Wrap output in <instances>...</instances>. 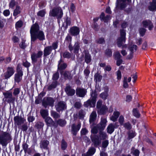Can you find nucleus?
<instances>
[{"label":"nucleus","mask_w":156,"mask_h":156,"mask_svg":"<svg viewBox=\"0 0 156 156\" xmlns=\"http://www.w3.org/2000/svg\"><path fill=\"white\" fill-rule=\"evenodd\" d=\"M30 33L32 41H34L37 39H38L40 41H43L45 39L44 32L39 30V26L37 23H35L32 26Z\"/></svg>","instance_id":"f257e3e1"},{"label":"nucleus","mask_w":156,"mask_h":156,"mask_svg":"<svg viewBox=\"0 0 156 156\" xmlns=\"http://www.w3.org/2000/svg\"><path fill=\"white\" fill-rule=\"evenodd\" d=\"M97 94L95 91H92L91 94L90 99L85 102L84 105L86 107H94L95 105Z\"/></svg>","instance_id":"f03ea898"},{"label":"nucleus","mask_w":156,"mask_h":156,"mask_svg":"<svg viewBox=\"0 0 156 156\" xmlns=\"http://www.w3.org/2000/svg\"><path fill=\"white\" fill-rule=\"evenodd\" d=\"M10 138V135L9 133L2 132L0 134V144L3 146H6L8 143V141Z\"/></svg>","instance_id":"7ed1b4c3"},{"label":"nucleus","mask_w":156,"mask_h":156,"mask_svg":"<svg viewBox=\"0 0 156 156\" xmlns=\"http://www.w3.org/2000/svg\"><path fill=\"white\" fill-rule=\"evenodd\" d=\"M126 31L124 30H120V36L117 39V44L118 47H120L126 41Z\"/></svg>","instance_id":"20e7f679"},{"label":"nucleus","mask_w":156,"mask_h":156,"mask_svg":"<svg viewBox=\"0 0 156 156\" xmlns=\"http://www.w3.org/2000/svg\"><path fill=\"white\" fill-rule=\"evenodd\" d=\"M50 14L53 16H56L58 18H60L62 16L63 12L60 7H57L54 9L50 11Z\"/></svg>","instance_id":"39448f33"},{"label":"nucleus","mask_w":156,"mask_h":156,"mask_svg":"<svg viewBox=\"0 0 156 156\" xmlns=\"http://www.w3.org/2000/svg\"><path fill=\"white\" fill-rule=\"evenodd\" d=\"M54 101L53 99L51 97L44 98L42 101V105L45 108L49 105L51 106H53Z\"/></svg>","instance_id":"423d86ee"},{"label":"nucleus","mask_w":156,"mask_h":156,"mask_svg":"<svg viewBox=\"0 0 156 156\" xmlns=\"http://www.w3.org/2000/svg\"><path fill=\"white\" fill-rule=\"evenodd\" d=\"M5 98L7 99V102L9 103H14L15 100V98L12 96V93L7 91L3 93Z\"/></svg>","instance_id":"0eeeda50"},{"label":"nucleus","mask_w":156,"mask_h":156,"mask_svg":"<svg viewBox=\"0 0 156 156\" xmlns=\"http://www.w3.org/2000/svg\"><path fill=\"white\" fill-rule=\"evenodd\" d=\"M15 72L14 69L12 67H9L7 69L6 71L4 74L5 79H8Z\"/></svg>","instance_id":"6e6552de"},{"label":"nucleus","mask_w":156,"mask_h":156,"mask_svg":"<svg viewBox=\"0 0 156 156\" xmlns=\"http://www.w3.org/2000/svg\"><path fill=\"white\" fill-rule=\"evenodd\" d=\"M57 111L59 112L66 109V104L65 102L60 101L57 103L55 106Z\"/></svg>","instance_id":"1a4fd4ad"},{"label":"nucleus","mask_w":156,"mask_h":156,"mask_svg":"<svg viewBox=\"0 0 156 156\" xmlns=\"http://www.w3.org/2000/svg\"><path fill=\"white\" fill-rule=\"evenodd\" d=\"M137 46L135 45H130L129 47V49L130 51V53L126 57V59H130L133 57V53L136 51L137 49Z\"/></svg>","instance_id":"9d476101"},{"label":"nucleus","mask_w":156,"mask_h":156,"mask_svg":"<svg viewBox=\"0 0 156 156\" xmlns=\"http://www.w3.org/2000/svg\"><path fill=\"white\" fill-rule=\"evenodd\" d=\"M107 121L106 118H101L100 122L98 125V127L100 130H103L106 126Z\"/></svg>","instance_id":"9b49d317"},{"label":"nucleus","mask_w":156,"mask_h":156,"mask_svg":"<svg viewBox=\"0 0 156 156\" xmlns=\"http://www.w3.org/2000/svg\"><path fill=\"white\" fill-rule=\"evenodd\" d=\"M91 139L94 146L95 147L98 146L101 143V140L99 139L98 135L91 136Z\"/></svg>","instance_id":"f8f14e48"},{"label":"nucleus","mask_w":156,"mask_h":156,"mask_svg":"<svg viewBox=\"0 0 156 156\" xmlns=\"http://www.w3.org/2000/svg\"><path fill=\"white\" fill-rule=\"evenodd\" d=\"M43 55V52L39 51L36 54L35 53H33L31 55V58L32 61L34 62H36L37 61V59L40 58Z\"/></svg>","instance_id":"ddd939ff"},{"label":"nucleus","mask_w":156,"mask_h":156,"mask_svg":"<svg viewBox=\"0 0 156 156\" xmlns=\"http://www.w3.org/2000/svg\"><path fill=\"white\" fill-rule=\"evenodd\" d=\"M81 126V124L79 122L77 125L75 124H73L71 126V131L73 134L76 135L77 133L80 129Z\"/></svg>","instance_id":"4468645a"},{"label":"nucleus","mask_w":156,"mask_h":156,"mask_svg":"<svg viewBox=\"0 0 156 156\" xmlns=\"http://www.w3.org/2000/svg\"><path fill=\"white\" fill-rule=\"evenodd\" d=\"M142 26L145 27H148L150 30H152L153 27L152 23L149 20L143 21L142 23Z\"/></svg>","instance_id":"2eb2a0df"},{"label":"nucleus","mask_w":156,"mask_h":156,"mask_svg":"<svg viewBox=\"0 0 156 156\" xmlns=\"http://www.w3.org/2000/svg\"><path fill=\"white\" fill-rule=\"evenodd\" d=\"M65 91L68 95L70 96L74 95L75 93V90L69 85L66 86Z\"/></svg>","instance_id":"dca6fc26"},{"label":"nucleus","mask_w":156,"mask_h":156,"mask_svg":"<svg viewBox=\"0 0 156 156\" xmlns=\"http://www.w3.org/2000/svg\"><path fill=\"white\" fill-rule=\"evenodd\" d=\"M126 0H119V2L116 5V7L120 9L125 8L126 6ZM128 2H130L131 0H127Z\"/></svg>","instance_id":"f3484780"},{"label":"nucleus","mask_w":156,"mask_h":156,"mask_svg":"<svg viewBox=\"0 0 156 156\" xmlns=\"http://www.w3.org/2000/svg\"><path fill=\"white\" fill-rule=\"evenodd\" d=\"M58 69L60 70H62L65 69L67 67V65L64 62V61L61 59L58 62Z\"/></svg>","instance_id":"a211bd4d"},{"label":"nucleus","mask_w":156,"mask_h":156,"mask_svg":"<svg viewBox=\"0 0 156 156\" xmlns=\"http://www.w3.org/2000/svg\"><path fill=\"white\" fill-rule=\"evenodd\" d=\"M23 76V72L21 70L17 71V73L15 75L14 80L16 82L19 83L21 80Z\"/></svg>","instance_id":"6ab92c4d"},{"label":"nucleus","mask_w":156,"mask_h":156,"mask_svg":"<svg viewBox=\"0 0 156 156\" xmlns=\"http://www.w3.org/2000/svg\"><path fill=\"white\" fill-rule=\"evenodd\" d=\"M86 92V90L83 89L78 88L76 90V94L80 97H83L85 95Z\"/></svg>","instance_id":"aec40b11"},{"label":"nucleus","mask_w":156,"mask_h":156,"mask_svg":"<svg viewBox=\"0 0 156 156\" xmlns=\"http://www.w3.org/2000/svg\"><path fill=\"white\" fill-rule=\"evenodd\" d=\"M116 123H110L108 126L107 130V132L109 134H112L114 131L115 126H116Z\"/></svg>","instance_id":"412c9836"},{"label":"nucleus","mask_w":156,"mask_h":156,"mask_svg":"<svg viewBox=\"0 0 156 156\" xmlns=\"http://www.w3.org/2000/svg\"><path fill=\"white\" fill-rule=\"evenodd\" d=\"M52 48L51 46L46 47L44 51V56L46 57L49 55L52 51Z\"/></svg>","instance_id":"4be33fe9"},{"label":"nucleus","mask_w":156,"mask_h":156,"mask_svg":"<svg viewBox=\"0 0 156 156\" xmlns=\"http://www.w3.org/2000/svg\"><path fill=\"white\" fill-rule=\"evenodd\" d=\"M14 120L15 124L18 125H20L21 124L23 123L24 121L23 118L17 116L14 117Z\"/></svg>","instance_id":"5701e85b"},{"label":"nucleus","mask_w":156,"mask_h":156,"mask_svg":"<svg viewBox=\"0 0 156 156\" xmlns=\"http://www.w3.org/2000/svg\"><path fill=\"white\" fill-rule=\"evenodd\" d=\"M98 135L101 140L106 139L108 138V136L106 133L102 130H100L99 135Z\"/></svg>","instance_id":"b1692460"},{"label":"nucleus","mask_w":156,"mask_h":156,"mask_svg":"<svg viewBox=\"0 0 156 156\" xmlns=\"http://www.w3.org/2000/svg\"><path fill=\"white\" fill-rule=\"evenodd\" d=\"M97 116L96 112L95 111H93L90 116L89 121L90 123H93L96 120Z\"/></svg>","instance_id":"393cba45"},{"label":"nucleus","mask_w":156,"mask_h":156,"mask_svg":"<svg viewBox=\"0 0 156 156\" xmlns=\"http://www.w3.org/2000/svg\"><path fill=\"white\" fill-rule=\"evenodd\" d=\"M44 119L45 122L48 126H51L54 125V122L50 117H47Z\"/></svg>","instance_id":"a878e982"},{"label":"nucleus","mask_w":156,"mask_h":156,"mask_svg":"<svg viewBox=\"0 0 156 156\" xmlns=\"http://www.w3.org/2000/svg\"><path fill=\"white\" fill-rule=\"evenodd\" d=\"M120 115V113L119 112L115 111L114 112L113 115L110 117V120L113 122H115L117 120Z\"/></svg>","instance_id":"bb28decb"},{"label":"nucleus","mask_w":156,"mask_h":156,"mask_svg":"<svg viewBox=\"0 0 156 156\" xmlns=\"http://www.w3.org/2000/svg\"><path fill=\"white\" fill-rule=\"evenodd\" d=\"M79 29L76 27H72L70 30V33L73 35L78 34L79 33Z\"/></svg>","instance_id":"cd10ccee"},{"label":"nucleus","mask_w":156,"mask_h":156,"mask_svg":"<svg viewBox=\"0 0 156 156\" xmlns=\"http://www.w3.org/2000/svg\"><path fill=\"white\" fill-rule=\"evenodd\" d=\"M21 11V7L18 5H16L15 9L14 10L13 15L14 16H16L17 15L20 14Z\"/></svg>","instance_id":"c85d7f7f"},{"label":"nucleus","mask_w":156,"mask_h":156,"mask_svg":"<svg viewBox=\"0 0 156 156\" xmlns=\"http://www.w3.org/2000/svg\"><path fill=\"white\" fill-rule=\"evenodd\" d=\"M148 8L149 10L153 11L156 10V0H154L150 4Z\"/></svg>","instance_id":"c756f323"},{"label":"nucleus","mask_w":156,"mask_h":156,"mask_svg":"<svg viewBox=\"0 0 156 156\" xmlns=\"http://www.w3.org/2000/svg\"><path fill=\"white\" fill-rule=\"evenodd\" d=\"M61 73L66 78L70 79L72 77V76L71 75L69 72L65 71L63 73L61 72Z\"/></svg>","instance_id":"7c9ffc66"},{"label":"nucleus","mask_w":156,"mask_h":156,"mask_svg":"<svg viewBox=\"0 0 156 156\" xmlns=\"http://www.w3.org/2000/svg\"><path fill=\"white\" fill-rule=\"evenodd\" d=\"M40 112L42 117L44 119L48 116V111L47 110L41 109L40 110Z\"/></svg>","instance_id":"2f4dec72"},{"label":"nucleus","mask_w":156,"mask_h":156,"mask_svg":"<svg viewBox=\"0 0 156 156\" xmlns=\"http://www.w3.org/2000/svg\"><path fill=\"white\" fill-rule=\"evenodd\" d=\"M128 134L127 139L128 140H130L133 138L136 135L135 131L133 130L129 131L128 133Z\"/></svg>","instance_id":"473e14b6"},{"label":"nucleus","mask_w":156,"mask_h":156,"mask_svg":"<svg viewBox=\"0 0 156 156\" xmlns=\"http://www.w3.org/2000/svg\"><path fill=\"white\" fill-rule=\"evenodd\" d=\"M49 144V142L46 140H44L41 142L40 143V146L41 148L44 149L47 148Z\"/></svg>","instance_id":"72a5a7b5"},{"label":"nucleus","mask_w":156,"mask_h":156,"mask_svg":"<svg viewBox=\"0 0 156 156\" xmlns=\"http://www.w3.org/2000/svg\"><path fill=\"white\" fill-rule=\"evenodd\" d=\"M101 18L105 22H108L110 19L111 17L110 15H107L106 17L105 16V14L102 13L101 15Z\"/></svg>","instance_id":"f704fd0d"},{"label":"nucleus","mask_w":156,"mask_h":156,"mask_svg":"<svg viewBox=\"0 0 156 156\" xmlns=\"http://www.w3.org/2000/svg\"><path fill=\"white\" fill-rule=\"evenodd\" d=\"M108 90L107 91H105V92H102L100 95V97L104 100H106L108 96Z\"/></svg>","instance_id":"c9c22d12"},{"label":"nucleus","mask_w":156,"mask_h":156,"mask_svg":"<svg viewBox=\"0 0 156 156\" xmlns=\"http://www.w3.org/2000/svg\"><path fill=\"white\" fill-rule=\"evenodd\" d=\"M57 84V82L56 81L53 82L51 85L48 86V90H50L53 88H55L56 87Z\"/></svg>","instance_id":"e433bc0d"},{"label":"nucleus","mask_w":156,"mask_h":156,"mask_svg":"<svg viewBox=\"0 0 156 156\" xmlns=\"http://www.w3.org/2000/svg\"><path fill=\"white\" fill-rule=\"evenodd\" d=\"M91 61V57L90 55L88 53H86L85 55V61L87 63H90Z\"/></svg>","instance_id":"4c0bfd02"},{"label":"nucleus","mask_w":156,"mask_h":156,"mask_svg":"<svg viewBox=\"0 0 156 156\" xmlns=\"http://www.w3.org/2000/svg\"><path fill=\"white\" fill-rule=\"evenodd\" d=\"M113 56L114 57V58L115 60L121 58H122V56L120 55L119 52L118 51L115 52L114 53Z\"/></svg>","instance_id":"58836bf2"},{"label":"nucleus","mask_w":156,"mask_h":156,"mask_svg":"<svg viewBox=\"0 0 156 156\" xmlns=\"http://www.w3.org/2000/svg\"><path fill=\"white\" fill-rule=\"evenodd\" d=\"M95 152V149L94 147L90 148L87 152V154L90 155H92Z\"/></svg>","instance_id":"ea45409f"},{"label":"nucleus","mask_w":156,"mask_h":156,"mask_svg":"<svg viewBox=\"0 0 156 156\" xmlns=\"http://www.w3.org/2000/svg\"><path fill=\"white\" fill-rule=\"evenodd\" d=\"M133 115L137 118H139L140 116V114L136 108L133 109Z\"/></svg>","instance_id":"a19ab883"},{"label":"nucleus","mask_w":156,"mask_h":156,"mask_svg":"<svg viewBox=\"0 0 156 156\" xmlns=\"http://www.w3.org/2000/svg\"><path fill=\"white\" fill-rule=\"evenodd\" d=\"M132 153L135 156H139L140 152L138 150H134V148L132 147Z\"/></svg>","instance_id":"79ce46f5"},{"label":"nucleus","mask_w":156,"mask_h":156,"mask_svg":"<svg viewBox=\"0 0 156 156\" xmlns=\"http://www.w3.org/2000/svg\"><path fill=\"white\" fill-rule=\"evenodd\" d=\"M57 123L61 126H64L66 124V121L62 119H60L57 121Z\"/></svg>","instance_id":"37998d69"},{"label":"nucleus","mask_w":156,"mask_h":156,"mask_svg":"<svg viewBox=\"0 0 156 156\" xmlns=\"http://www.w3.org/2000/svg\"><path fill=\"white\" fill-rule=\"evenodd\" d=\"M122 125H123L125 128L128 130L131 129L132 128V126L129 122L124 123Z\"/></svg>","instance_id":"c03bdc74"},{"label":"nucleus","mask_w":156,"mask_h":156,"mask_svg":"<svg viewBox=\"0 0 156 156\" xmlns=\"http://www.w3.org/2000/svg\"><path fill=\"white\" fill-rule=\"evenodd\" d=\"M51 115L55 119L58 118L60 117L58 113L53 111L51 112Z\"/></svg>","instance_id":"a18cd8bd"},{"label":"nucleus","mask_w":156,"mask_h":156,"mask_svg":"<svg viewBox=\"0 0 156 156\" xmlns=\"http://www.w3.org/2000/svg\"><path fill=\"white\" fill-rule=\"evenodd\" d=\"M67 147L66 143L64 140H62L61 143V148L63 150H65Z\"/></svg>","instance_id":"49530a36"},{"label":"nucleus","mask_w":156,"mask_h":156,"mask_svg":"<svg viewBox=\"0 0 156 156\" xmlns=\"http://www.w3.org/2000/svg\"><path fill=\"white\" fill-rule=\"evenodd\" d=\"M127 77H124L123 81V87L125 88H126L128 87V84L127 82Z\"/></svg>","instance_id":"de8ad7c7"},{"label":"nucleus","mask_w":156,"mask_h":156,"mask_svg":"<svg viewBox=\"0 0 156 156\" xmlns=\"http://www.w3.org/2000/svg\"><path fill=\"white\" fill-rule=\"evenodd\" d=\"M23 23L21 21L19 20L17 22L16 24V28L21 27L23 25Z\"/></svg>","instance_id":"09e8293b"},{"label":"nucleus","mask_w":156,"mask_h":156,"mask_svg":"<svg viewBox=\"0 0 156 156\" xmlns=\"http://www.w3.org/2000/svg\"><path fill=\"white\" fill-rule=\"evenodd\" d=\"M63 56L65 58H69L71 57V54L68 51H65L63 53Z\"/></svg>","instance_id":"8fccbe9b"},{"label":"nucleus","mask_w":156,"mask_h":156,"mask_svg":"<svg viewBox=\"0 0 156 156\" xmlns=\"http://www.w3.org/2000/svg\"><path fill=\"white\" fill-rule=\"evenodd\" d=\"M28 145L26 143H24L22 145L23 148L25 153L27 152Z\"/></svg>","instance_id":"3c124183"},{"label":"nucleus","mask_w":156,"mask_h":156,"mask_svg":"<svg viewBox=\"0 0 156 156\" xmlns=\"http://www.w3.org/2000/svg\"><path fill=\"white\" fill-rule=\"evenodd\" d=\"M99 130L98 127V125L96 126L93 127L91 130L92 133L94 134H96L98 132V130Z\"/></svg>","instance_id":"603ef678"},{"label":"nucleus","mask_w":156,"mask_h":156,"mask_svg":"<svg viewBox=\"0 0 156 156\" xmlns=\"http://www.w3.org/2000/svg\"><path fill=\"white\" fill-rule=\"evenodd\" d=\"M45 12L44 10H41L39 11L37 13V15L39 16L43 17L44 16Z\"/></svg>","instance_id":"864d4df0"},{"label":"nucleus","mask_w":156,"mask_h":156,"mask_svg":"<svg viewBox=\"0 0 156 156\" xmlns=\"http://www.w3.org/2000/svg\"><path fill=\"white\" fill-rule=\"evenodd\" d=\"M16 5V2L14 0H11L9 5V6L10 8L12 9Z\"/></svg>","instance_id":"5fc2aeb1"},{"label":"nucleus","mask_w":156,"mask_h":156,"mask_svg":"<svg viewBox=\"0 0 156 156\" xmlns=\"http://www.w3.org/2000/svg\"><path fill=\"white\" fill-rule=\"evenodd\" d=\"M139 31L140 35L142 36H143L145 34L146 30L144 28H141L139 29Z\"/></svg>","instance_id":"6e6d98bb"},{"label":"nucleus","mask_w":156,"mask_h":156,"mask_svg":"<svg viewBox=\"0 0 156 156\" xmlns=\"http://www.w3.org/2000/svg\"><path fill=\"white\" fill-rule=\"evenodd\" d=\"M105 54L108 57H110L112 55V52L110 49H107L105 51Z\"/></svg>","instance_id":"4d7b16f0"},{"label":"nucleus","mask_w":156,"mask_h":156,"mask_svg":"<svg viewBox=\"0 0 156 156\" xmlns=\"http://www.w3.org/2000/svg\"><path fill=\"white\" fill-rule=\"evenodd\" d=\"M20 92V89L18 88H16L14 89L13 94L14 96L17 97V95L19 94Z\"/></svg>","instance_id":"13d9d810"},{"label":"nucleus","mask_w":156,"mask_h":156,"mask_svg":"<svg viewBox=\"0 0 156 156\" xmlns=\"http://www.w3.org/2000/svg\"><path fill=\"white\" fill-rule=\"evenodd\" d=\"M85 115V112L83 110H80L79 112V117L80 119H83Z\"/></svg>","instance_id":"bf43d9fd"},{"label":"nucleus","mask_w":156,"mask_h":156,"mask_svg":"<svg viewBox=\"0 0 156 156\" xmlns=\"http://www.w3.org/2000/svg\"><path fill=\"white\" fill-rule=\"evenodd\" d=\"M96 42L99 44H102L105 42V40L103 38L101 37L98 38L96 40Z\"/></svg>","instance_id":"052dcab7"},{"label":"nucleus","mask_w":156,"mask_h":156,"mask_svg":"<svg viewBox=\"0 0 156 156\" xmlns=\"http://www.w3.org/2000/svg\"><path fill=\"white\" fill-rule=\"evenodd\" d=\"M44 125V124L41 122H38L36 124V127L39 129H41L42 128Z\"/></svg>","instance_id":"680f3d73"},{"label":"nucleus","mask_w":156,"mask_h":156,"mask_svg":"<svg viewBox=\"0 0 156 156\" xmlns=\"http://www.w3.org/2000/svg\"><path fill=\"white\" fill-rule=\"evenodd\" d=\"M124 119L123 116L122 115H121L119 118V121L120 124L122 125L124 124Z\"/></svg>","instance_id":"e2e57ef3"},{"label":"nucleus","mask_w":156,"mask_h":156,"mask_svg":"<svg viewBox=\"0 0 156 156\" xmlns=\"http://www.w3.org/2000/svg\"><path fill=\"white\" fill-rule=\"evenodd\" d=\"M59 74L58 72H57L53 74L52 79L53 80H56L59 78Z\"/></svg>","instance_id":"0e129e2a"},{"label":"nucleus","mask_w":156,"mask_h":156,"mask_svg":"<svg viewBox=\"0 0 156 156\" xmlns=\"http://www.w3.org/2000/svg\"><path fill=\"white\" fill-rule=\"evenodd\" d=\"M108 140H105L103 141L102 143V147L104 148L106 147L108 144Z\"/></svg>","instance_id":"69168bd1"},{"label":"nucleus","mask_w":156,"mask_h":156,"mask_svg":"<svg viewBox=\"0 0 156 156\" xmlns=\"http://www.w3.org/2000/svg\"><path fill=\"white\" fill-rule=\"evenodd\" d=\"M79 44L77 43L75 44L74 45V52L75 53L77 52L79 49Z\"/></svg>","instance_id":"338daca9"},{"label":"nucleus","mask_w":156,"mask_h":156,"mask_svg":"<svg viewBox=\"0 0 156 156\" xmlns=\"http://www.w3.org/2000/svg\"><path fill=\"white\" fill-rule=\"evenodd\" d=\"M27 45L25 43V41L22 40L20 44V46L21 48H24Z\"/></svg>","instance_id":"774afa93"}]
</instances>
